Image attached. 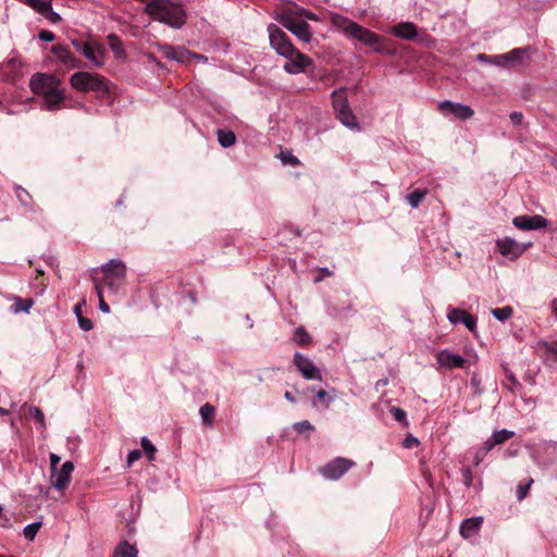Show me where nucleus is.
<instances>
[{
    "mask_svg": "<svg viewBox=\"0 0 557 557\" xmlns=\"http://www.w3.org/2000/svg\"><path fill=\"white\" fill-rule=\"evenodd\" d=\"M320 275L314 280L315 283L322 281L324 277H330L333 275V272L327 268H319Z\"/></svg>",
    "mask_w": 557,
    "mask_h": 557,
    "instance_id": "864d4df0",
    "label": "nucleus"
},
{
    "mask_svg": "<svg viewBox=\"0 0 557 557\" xmlns=\"http://www.w3.org/2000/svg\"><path fill=\"white\" fill-rule=\"evenodd\" d=\"M29 88L35 95L42 97V108L47 111L60 110L66 99L61 81L53 74L35 73L29 79Z\"/></svg>",
    "mask_w": 557,
    "mask_h": 557,
    "instance_id": "f257e3e1",
    "label": "nucleus"
},
{
    "mask_svg": "<svg viewBox=\"0 0 557 557\" xmlns=\"http://www.w3.org/2000/svg\"><path fill=\"white\" fill-rule=\"evenodd\" d=\"M331 23L334 27L343 32L347 38L357 40L364 46L372 48L375 52L381 53L385 50L382 45V36L359 25L352 20L342 14L334 13L331 15Z\"/></svg>",
    "mask_w": 557,
    "mask_h": 557,
    "instance_id": "f03ea898",
    "label": "nucleus"
},
{
    "mask_svg": "<svg viewBox=\"0 0 557 557\" xmlns=\"http://www.w3.org/2000/svg\"><path fill=\"white\" fill-rule=\"evenodd\" d=\"M145 11L153 20L169 25L172 28H181L186 23V12L183 5L174 0H151Z\"/></svg>",
    "mask_w": 557,
    "mask_h": 557,
    "instance_id": "7ed1b4c3",
    "label": "nucleus"
},
{
    "mask_svg": "<svg viewBox=\"0 0 557 557\" xmlns=\"http://www.w3.org/2000/svg\"><path fill=\"white\" fill-rule=\"evenodd\" d=\"M428 195V189H416L406 197L407 202L413 209H417Z\"/></svg>",
    "mask_w": 557,
    "mask_h": 557,
    "instance_id": "bb28decb",
    "label": "nucleus"
},
{
    "mask_svg": "<svg viewBox=\"0 0 557 557\" xmlns=\"http://www.w3.org/2000/svg\"><path fill=\"white\" fill-rule=\"evenodd\" d=\"M70 84L73 89L81 92L94 91L100 97L109 94L108 81L99 74L79 71L71 75Z\"/></svg>",
    "mask_w": 557,
    "mask_h": 557,
    "instance_id": "20e7f679",
    "label": "nucleus"
},
{
    "mask_svg": "<svg viewBox=\"0 0 557 557\" xmlns=\"http://www.w3.org/2000/svg\"><path fill=\"white\" fill-rule=\"evenodd\" d=\"M531 243L520 244L511 237H504L496 240V247L504 257L509 260L518 259L529 247Z\"/></svg>",
    "mask_w": 557,
    "mask_h": 557,
    "instance_id": "9b49d317",
    "label": "nucleus"
},
{
    "mask_svg": "<svg viewBox=\"0 0 557 557\" xmlns=\"http://www.w3.org/2000/svg\"><path fill=\"white\" fill-rule=\"evenodd\" d=\"M506 379L510 382L511 386L510 388H513V386L518 385V380L513 375V373L507 368L504 367Z\"/></svg>",
    "mask_w": 557,
    "mask_h": 557,
    "instance_id": "603ef678",
    "label": "nucleus"
},
{
    "mask_svg": "<svg viewBox=\"0 0 557 557\" xmlns=\"http://www.w3.org/2000/svg\"><path fill=\"white\" fill-rule=\"evenodd\" d=\"M94 284L98 298L103 299V290L101 283L98 280L94 278Z\"/></svg>",
    "mask_w": 557,
    "mask_h": 557,
    "instance_id": "6e6d98bb",
    "label": "nucleus"
},
{
    "mask_svg": "<svg viewBox=\"0 0 557 557\" xmlns=\"http://www.w3.org/2000/svg\"><path fill=\"white\" fill-rule=\"evenodd\" d=\"M137 548L127 542H123L115 548V557H137Z\"/></svg>",
    "mask_w": 557,
    "mask_h": 557,
    "instance_id": "a878e982",
    "label": "nucleus"
},
{
    "mask_svg": "<svg viewBox=\"0 0 557 557\" xmlns=\"http://www.w3.org/2000/svg\"><path fill=\"white\" fill-rule=\"evenodd\" d=\"M529 51V48H515L511 51L496 55L497 60H505L507 62H519L523 55Z\"/></svg>",
    "mask_w": 557,
    "mask_h": 557,
    "instance_id": "b1692460",
    "label": "nucleus"
},
{
    "mask_svg": "<svg viewBox=\"0 0 557 557\" xmlns=\"http://www.w3.org/2000/svg\"><path fill=\"white\" fill-rule=\"evenodd\" d=\"M436 361L440 364V367L453 370L457 368H465L468 360L455 352H451L447 349L441 350L436 355Z\"/></svg>",
    "mask_w": 557,
    "mask_h": 557,
    "instance_id": "dca6fc26",
    "label": "nucleus"
},
{
    "mask_svg": "<svg viewBox=\"0 0 557 557\" xmlns=\"http://www.w3.org/2000/svg\"><path fill=\"white\" fill-rule=\"evenodd\" d=\"M77 321H78V325H79V327H81L82 330H84V331H90V330L92 329V326H94V324H92L91 320H90V319H88V318L79 317V318L77 319Z\"/></svg>",
    "mask_w": 557,
    "mask_h": 557,
    "instance_id": "de8ad7c7",
    "label": "nucleus"
},
{
    "mask_svg": "<svg viewBox=\"0 0 557 557\" xmlns=\"http://www.w3.org/2000/svg\"><path fill=\"white\" fill-rule=\"evenodd\" d=\"M447 319L453 324L462 323L471 332L476 329V319L463 309H450L447 313Z\"/></svg>",
    "mask_w": 557,
    "mask_h": 557,
    "instance_id": "a211bd4d",
    "label": "nucleus"
},
{
    "mask_svg": "<svg viewBox=\"0 0 557 557\" xmlns=\"http://www.w3.org/2000/svg\"><path fill=\"white\" fill-rule=\"evenodd\" d=\"M106 278H124L126 274L125 263L120 259H111L109 262L101 267Z\"/></svg>",
    "mask_w": 557,
    "mask_h": 557,
    "instance_id": "6ab92c4d",
    "label": "nucleus"
},
{
    "mask_svg": "<svg viewBox=\"0 0 557 557\" xmlns=\"http://www.w3.org/2000/svg\"><path fill=\"white\" fill-rule=\"evenodd\" d=\"M140 444L148 459L153 460L156 454L154 445L147 437H143Z\"/></svg>",
    "mask_w": 557,
    "mask_h": 557,
    "instance_id": "c9c22d12",
    "label": "nucleus"
},
{
    "mask_svg": "<svg viewBox=\"0 0 557 557\" xmlns=\"http://www.w3.org/2000/svg\"><path fill=\"white\" fill-rule=\"evenodd\" d=\"M552 310L557 318V298L552 300Z\"/></svg>",
    "mask_w": 557,
    "mask_h": 557,
    "instance_id": "338daca9",
    "label": "nucleus"
},
{
    "mask_svg": "<svg viewBox=\"0 0 557 557\" xmlns=\"http://www.w3.org/2000/svg\"><path fill=\"white\" fill-rule=\"evenodd\" d=\"M71 44L78 53L83 54L95 66L99 67L103 64L102 49L98 44L83 39H72Z\"/></svg>",
    "mask_w": 557,
    "mask_h": 557,
    "instance_id": "6e6552de",
    "label": "nucleus"
},
{
    "mask_svg": "<svg viewBox=\"0 0 557 557\" xmlns=\"http://www.w3.org/2000/svg\"><path fill=\"white\" fill-rule=\"evenodd\" d=\"M293 363L306 380H322L321 371L307 356L295 352Z\"/></svg>",
    "mask_w": 557,
    "mask_h": 557,
    "instance_id": "f8f14e48",
    "label": "nucleus"
},
{
    "mask_svg": "<svg viewBox=\"0 0 557 557\" xmlns=\"http://www.w3.org/2000/svg\"><path fill=\"white\" fill-rule=\"evenodd\" d=\"M49 458H50L51 471L58 469V465H59L61 458L57 454H54V453H51L49 455Z\"/></svg>",
    "mask_w": 557,
    "mask_h": 557,
    "instance_id": "5fc2aeb1",
    "label": "nucleus"
},
{
    "mask_svg": "<svg viewBox=\"0 0 557 557\" xmlns=\"http://www.w3.org/2000/svg\"><path fill=\"white\" fill-rule=\"evenodd\" d=\"M392 34L401 39L411 40L417 37L418 32L412 23H400L392 27Z\"/></svg>",
    "mask_w": 557,
    "mask_h": 557,
    "instance_id": "412c9836",
    "label": "nucleus"
},
{
    "mask_svg": "<svg viewBox=\"0 0 557 557\" xmlns=\"http://www.w3.org/2000/svg\"><path fill=\"white\" fill-rule=\"evenodd\" d=\"M497 444L493 442V437H488L484 443H483V446H482V455H486L490 450H492L494 448V446H496Z\"/></svg>",
    "mask_w": 557,
    "mask_h": 557,
    "instance_id": "3c124183",
    "label": "nucleus"
},
{
    "mask_svg": "<svg viewBox=\"0 0 557 557\" xmlns=\"http://www.w3.org/2000/svg\"><path fill=\"white\" fill-rule=\"evenodd\" d=\"M202 423L205 425H212L215 414V408L211 404L207 403L200 407L199 410Z\"/></svg>",
    "mask_w": 557,
    "mask_h": 557,
    "instance_id": "cd10ccee",
    "label": "nucleus"
},
{
    "mask_svg": "<svg viewBox=\"0 0 557 557\" xmlns=\"http://www.w3.org/2000/svg\"><path fill=\"white\" fill-rule=\"evenodd\" d=\"M333 108L337 114L338 120L347 128L352 131H360V126L356 120L355 114L350 110L346 89L341 88L332 92Z\"/></svg>",
    "mask_w": 557,
    "mask_h": 557,
    "instance_id": "39448f33",
    "label": "nucleus"
},
{
    "mask_svg": "<svg viewBox=\"0 0 557 557\" xmlns=\"http://www.w3.org/2000/svg\"><path fill=\"white\" fill-rule=\"evenodd\" d=\"M99 309L104 312V313H108L110 311V307L109 305L104 301V299H99Z\"/></svg>",
    "mask_w": 557,
    "mask_h": 557,
    "instance_id": "13d9d810",
    "label": "nucleus"
},
{
    "mask_svg": "<svg viewBox=\"0 0 557 557\" xmlns=\"http://www.w3.org/2000/svg\"><path fill=\"white\" fill-rule=\"evenodd\" d=\"M74 471V463L65 461L60 469L51 471L50 484L59 492H63L70 484L72 473Z\"/></svg>",
    "mask_w": 557,
    "mask_h": 557,
    "instance_id": "ddd939ff",
    "label": "nucleus"
},
{
    "mask_svg": "<svg viewBox=\"0 0 557 557\" xmlns=\"http://www.w3.org/2000/svg\"><path fill=\"white\" fill-rule=\"evenodd\" d=\"M333 397L327 396V393L323 389H320L317 392L315 397L312 401L313 407H318L320 404H322L323 408H329L330 404L333 401Z\"/></svg>",
    "mask_w": 557,
    "mask_h": 557,
    "instance_id": "7c9ffc66",
    "label": "nucleus"
},
{
    "mask_svg": "<svg viewBox=\"0 0 557 557\" xmlns=\"http://www.w3.org/2000/svg\"><path fill=\"white\" fill-rule=\"evenodd\" d=\"M509 117L511 123L516 126L521 125L523 122V114L518 111L510 113Z\"/></svg>",
    "mask_w": 557,
    "mask_h": 557,
    "instance_id": "8fccbe9b",
    "label": "nucleus"
},
{
    "mask_svg": "<svg viewBox=\"0 0 557 557\" xmlns=\"http://www.w3.org/2000/svg\"><path fill=\"white\" fill-rule=\"evenodd\" d=\"M355 466V462L344 457H336L331 460L324 467L320 469V473L326 480H338L341 479L350 468Z\"/></svg>",
    "mask_w": 557,
    "mask_h": 557,
    "instance_id": "1a4fd4ad",
    "label": "nucleus"
},
{
    "mask_svg": "<svg viewBox=\"0 0 557 557\" xmlns=\"http://www.w3.org/2000/svg\"><path fill=\"white\" fill-rule=\"evenodd\" d=\"M141 458V451L138 449L131 450L126 457V463L129 468L135 461Z\"/></svg>",
    "mask_w": 557,
    "mask_h": 557,
    "instance_id": "c03bdc74",
    "label": "nucleus"
},
{
    "mask_svg": "<svg viewBox=\"0 0 557 557\" xmlns=\"http://www.w3.org/2000/svg\"><path fill=\"white\" fill-rule=\"evenodd\" d=\"M293 428L299 434L305 433V432H311L314 429L313 425L307 420L296 422L293 425Z\"/></svg>",
    "mask_w": 557,
    "mask_h": 557,
    "instance_id": "ea45409f",
    "label": "nucleus"
},
{
    "mask_svg": "<svg viewBox=\"0 0 557 557\" xmlns=\"http://www.w3.org/2000/svg\"><path fill=\"white\" fill-rule=\"evenodd\" d=\"M41 527V522H33L24 528L23 534L26 540L33 541Z\"/></svg>",
    "mask_w": 557,
    "mask_h": 557,
    "instance_id": "f704fd0d",
    "label": "nucleus"
},
{
    "mask_svg": "<svg viewBox=\"0 0 557 557\" xmlns=\"http://www.w3.org/2000/svg\"><path fill=\"white\" fill-rule=\"evenodd\" d=\"M51 51L57 60L69 69H79L83 64L82 61L72 53L70 48L64 45H55L52 47Z\"/></svg>",
    "mask_w": 557,
    "mask_h": 557,
    "instance_id": "f3484780",
    "label": "nucleus"
},
{
    "mask_svg": "<svg viewBox=\"0 0 557 557\" xmlns=\"http://www.w3.org/2000/svg\"><path fill=\"white\" fill-rule=\"evenodd\" d=\"M483 519L482 517H473L465 519L460 525V534L465 539H469L476 534L481 529Z\"/></svg>",
    "mask_w": 557,
    "mask_h": 557,
    "instance_id": "aec40b11",
    "label": "nucleus"
},
{
    "mask_svg": "<svg viewBox=\"0 0 557 557\" xmlns=\"http://www.w3.org/2000/svg\"><path fill=\"white\" fill-rule=\"evenodd\" d=\"M470 384L473 387L475 394H481L482 393L481 377H480V375L478 373H473L472 374L471 380H470Z\"/></svg>",
    "mask_w": 557,
    "mask_h": 557,
    "instance_id": "a18cd8bd",
    "label": "nucleus"
},
{
    "mask_svg": "<svg viewBox=\"0 0 557 557\" xmlns=\"http://www.w3.org/2000/svg\"><path fill=\"white\" fill-rule=\"evenodd\" d=\"M52 0H20V2L26 4L40 15L45 13L48 9H51Z\"/></svg>",
    "mask_w": 557,
    "mask_h": 557,
    "instance_id": "393cba45",
    "label": "nucleus"
},
{
    "mask_svg": "<svg viewBox=\"0 0 557 557\" xmlns=\"http://www.w3.org/2000/svg\"><path fill=\"white\" fill-rule=\"evenodd\" d=\"M513 435H515V433L512 431L503 429L500 431H495L492 434V437H493V442L498 445V444L505 443L506 441L511 438Z\"/></svg>",
    "mask_w": 557,
    "mask_h": 557,
    "instance_id": "473e14b6",
    "label": "nucleus"
},
{
    "mask_svg": "<svg viewBox=\"0 0 557 557\" xmlns=\"http://www.w3.org/2000/svg\"><path fill=\"white\" fill-rule=\"evenodd\" d=\"M191 52L186 50L185 48H177L175 49L173 61H177L180 63H184L187 61V59L190 57Z\"/></svg>",
    "mask_w": 557,
    "mask_h": 557,
    "instance_id": "a19ab883",
    "label": "nucleus"
},
{
    "mask_svg": "<svg viewBox=\"0 0 557 557\" xmlns=\"http://www.w3.org/2000/svg\"><path fill=\"white\" fill-rule=\"evenodd\" d=\"M478 60L482 61V62L491 63L492 55H488V54H485V53H480V54H478Z\"/></svg>",
    "mask_w": 557,
    "mask_h": 557,
    "instance_id": "bf43d9fd",
    "label": "nucleus"
},
{
    "mask_svg": "<svg viewBox=\"0 0 557 557\" xmlns=\"http://www.w3.org/2000/svg\"><path fill=\"white\" fill-rule=\"evenodd\" d=\"M42 16L53 24L59 23L61 21L60 14L54 12L52 8L45 11Z\"/></svg>",
    "mask_w": 557,
    "mask_h": 557,
    "instance_id": "37998d69",
    "label": "nucleus"
},
{
    "mask_svg": "<svg viewBox=\"0 0 557 557\" xmlns=\"http://www.w3.org/2000/svg\"><path fill=\"white\" fill-rule=\"evenodd\" d=\"M294 342L298 345L305 346L308 345L311 342V336L309 333L305 330V327L299 326L295 330Z\"/></svg>",
    "mask_w": 557,
    "mask_h": 557,
    "instance_id": "c756f323",
    "label": "nucleus"
},
{
    "mask_svg": "<svg viewBox=\"0 0 557 557\" xmlns=\"http://www.w3.org/2000/svg\"><path fill=\"white\" fill-rule=\"evenodd\" d=\"M29 414L41 428L46 426L45 416L40 408L35 406L29 407Z\"/></svg>",
    "mask_w": 557,
    "mask_h": 557,
    "instance_id": "e433bc0d",
    "label": "nucleus"
},
{
    "mask_svg": "<svg viewBox=\"0 0 557 557\" xmlns=\"http://www.w3.org/2000/svg\"><path fill=\"white\" fill-rule=\"evenodd\" d=\"M438 109L443 114H450L461 121L470 120L474 115V111L470 106L449 100L440 102Z\"/></svg>",
    "mask_w": 557,
    "mask_h": 557,
    "instance_id": "4468645a",
    "label": "nucleus"
},
{
    "mask_svg": "<svg viewBox=\"0 0 557 557\" xmlns=\"http://www.w3.org/2000/svg\"><path fill=\"white\" fill-rule=\"evenodd\" d=\"M218 140L222 147L228 148L235 144L236 136H235L234 132H232L230 129H219L218 131Z\"/></svg>",
    "mask_w": 557,
    "mask_h": 557,
    "instance_id": "c85d7f7f",
    "label": "nucleus"
},
{
    "mask_svg": "<svg viewBox=\"0 0 557 557\" xmlns=\"http://www.w3.org/2000/svg\"><path fill=\"white\" fill-rule=\"evenodd\" d=\"M284 397H285V399H286V400H288L289 403H293V404H294V403H296L295 397H294V396H293V394H292L290 392H288V391H287V392H285Z\"/></svg>",
    "mask_w": 557,
    "mask_h": 557,
    "instance_id": "680f3d73",
    "label": "nucleus"
},
{
    "mask_svg": "<svg viewBox=\"0 0 557 557\" xmlns=\"http://www.w3.org/2000/svg\"><path fill=\"white\" fill-rule=\"evenodd\" d=\"M533 479H530L525 484H518L517 486V499L519 502L523 500L528 493H529V490L531 487V485L533 484Z\"/></svg>",
    "mask_w": 557,
    "mask_h": 557,
    "instance_id": "58836bf2",
    "label": "nucleus"
},
{
    "mask_svg": "<svg viewBox=\"0 0 557 557\" xmlns=\"http://www.w3.org/2000/svg\"><path fill=\"white\" fill-rule=\"evenodd\" d=\"M268 34L270 46L281 57H289L294 52V45L292 44L288 35L283 32L277 25L270 24L268 26Z\"/></svg>",
    "mask_w": 557,
    "mask_h": 557,
    "instance_id": "0eeeda50",
    "label": "nucleus"
},
{
    "mask_svg": "<svg viewBox=\"0 0 557 557\" xmlns=\"http://www.w3.org/2000/svg\"><path fill=\"white\" fill-rule=\"evenodd\" d=\"M16 198L18 199L20 203L28 211H35V203L33 200L32 195L23 188L22 186H15L14 188Z\"/></svg>",
    "mask_w": 557,
    "mask_h": 557,
    "instance_id": "4be33fe9",
    "label": "nucleus"
},
{
    "mask_svg": "<svg viewBox=\"0 0 557 557\" xmlns=\"http://www.w3.org/2000/svg\"><path fill=\"white\" fill-rule=\"evenodd\" d=\"M190 57L196 59V60H198V61H206L207 60V58L205 55L198 54V53H194V52H191Z\"/></svg>",
    "mask_w": 557,
    "mask_h": 557,
    "instance_id": "0e129e2a",
    "label": "nucleus"
},
{
    "mask_svg": "<svg viewBox=\"0 0 557 557\" xmlns=\"http://www.w3.org/2000/svg\"><path fill=\"white\" fill-rule=\"evenodd\" d=\"M412 443L418 444L417 438L416 437H408V438H406L404 441V446L407 447V448H410Z\"/></svg>",
    "mask_w": 557,
    "mask_h": 557,
    "instance_id": "052dcab7",
    "label": "nucleus"
},
{
    "mask_svg": "<svg viewBox=\"0 0 557 557\" xmlns=\"http://www.w3.org/2000/svg\"><path fill=\"white\" fill-rule=\"evenodd\" d=\"M281 160L285 164H292V165H298L299 160L290 152V151H283L280 153Z\"/></svg>",
    "mask_w": 557,
    "mask_h": 557,
    "instance_id": "79ce46f5",
    "label": "nucleus"
},
{
    "mask_svg": "<svg viewBox=\"0 0 557 557\" xmlns=\"http://www.w3.org/2000/svg\"><path fill=\"white\" fill-rule=\"evenodd\" d=\"M491 63L495 64V65H504L506 63V61L505 60H497L496 55H492Z\"/></svg>",
    "mask_w": 557,
    "mask_h": 557,
    "instance_id": "e2e57ef3",
    "label": "nucleus"
},
{
    "mask_svg": "<svg viewBox=\"0 0 557 557\" xmlns=\"http://www.w3.org/2000/svg\"><path fill=\"white\" fill-rule=\"evenodd\" d=\"M512 313H513V310L510 306H505V307L496 308V309L492 310L493 317L502 322L508 320L512 315Z\"/></svg>",
    "mask_w": 557,
    "mask_h": 557,
    "instance_id": "2f4dec72",
    "label": "nucleus"
},
{
    "mask_svg": "<svg viewBox=\"0 0 557 557\" xmlns=\"http://www.w3.org/2000/svg\"><path fill=\"white\" fill-rule=\"evenodd\" d=\"M38 37H39V39H40V40H42V41L50 42V41H53V40H54L55 35H54L52 32H50V30H46V29H44V30H41V32L38 34Z\"/></svg>",
    "mask_w": 557,
    "mask_h": 557,
    "instance_id": "09e8293b",
    "label": "nucleus"
},
{
    "mask_svg": "<svg viewBox=\"0 0 557 557\" xmlns=\"http://www.w3.org/2000/svg\"><path fill=\"white\" fill-rule=\"evenodd\" d=\"M74 313L76 314L77 319H78L79 317H83V315H82V306H81V305H76V306L74 307Z\"/></svg>",
    "mask_w": 557,
    "mask_h": 557,
    "instance_id": "69168bd1",
    "label": "nucleus"
},
{
    "mask_svg": "<svg viewBox=\"0 0 557 557\" xmlns=\"http://www.w3.org/2000/svg\"><path fill=\"white\" fill-rule=\"evenodd\" d=\"M284 58L287 59V62L284 64L283 69L286 73L292 75L304 73L313 64L311 58L297 49H294V52L290 53L289 57Z\"/></svg>",
    "mask_w": 557,
    "mask_h": 557,
    "instance_id": "9d476101",
    "label": "nucleus"
},
{
    "mask_svg": "<svg viewBox=\"0 0 557 557\" xmlns=\"http://www.w3.org/2000/svg\"><path fill=\"white\" fill-rule=\"evenodd\" d=\"M157 49L159 50V52H161V54L169 59V60H172L173 58H175L174 55V52H175V49L173 46L171 45H166V44H157Z\"/></svg>",
    "mask_w": 557,
    "mask_h": 557,
    "instance_id": "4c0bfd02",
    "label": "nucleus"
},
{
    "mask_svg": "<svg viewBox=\"0 0 557 557\" xmlns=\"http://www.w3.org/2000/svg\"><path fill=\"white\" fill-rule=\"evenodd\" d=\"M512 223L523 231L540 230L548 225L547 219L542 215H518L513 218Z\"/></svg>",
    "mask_w": 557,
    "mask_h": 557,
    "instance_id": "2eb2a0df",
    "label": "nucleus"
},
{
    "mask_svg": "<svg viewBox=\"0 0 557 557\" xmlns=\"http://www.w3.org/2000/svg\"><path fill=\"white\" fill-rule=\"evenodd\" d=\"M484 455H482V449L478 450L476 454H475V460H476V465L480 463V461L482 460Z\"/></svg>",
    "mask_w": 557,
    "mask_h": 557,
    "instance_id": "774afa93",
    "label": "nucleus"
},
{
    "mask_svg": "<svg viewBox=\"0 0 557 557\" xmlns=\"http://www.w3.org/2000/svg\"><path fill=\"white\" fill-rule=\"evenodd\" d=\"M548 352L553 355V357L557 360V342L552 343L547 346Z\"/></svg>",
    "mask_w": 557,
    "mask_h": 557,
    "instance_id": "4d7b16f0",
    "label": "nucleus"
},
{
    "mask_svg": "<svg viewBox=\"0 0 557 557\" xmlns=\"http://www.w3.org/2000/svg\"><path fill=\"white\" fill-rule=\"evenodd\" d=\"M391 413L393 414L395 420L398 422H404L406 420V416H407L406 411L399 407H392Z\"/></svg>",
    "mask_w": 557,
    "mask_h": 557,
    "instance_id": "49530a36",
    "label": "nucleus"
},
{
    "mask_svg": "<svg viewBox=\"0 0 557 557\" xmlns=\"http://www.w3.org/2000/svg\"><path fill=\"white\" fill-rule=\"evenodd\" d=\"M108 41L110 44L112 51L114 52V54L116 57H121L124 53L123 49H122L121 40L115 34H110L108 36Z\"/></svg>",
    "mask_w": 557,
    "mask_h": 557,
    "instance_id": "72a5a7b5",
    "label": "nucleus"
},
{
    "mask_svg": "<svg viewBox=\"0 0 557 557\" xmlns=\"http://www.w3.org/2000/svg\"><path fill=\"white\" fill-rule=\"evenodd\" d=\"M276 20L283 27L288 29L299 40L306 44L311 41L312 33L310 30V25L306 21L289 14L278 15Z\"/></svg>",
    "mask_w": 557,
    "mask_h": 557,
    "instance_id": "423d86ee",
    "label": "nucleus"
},
{
    "mask_svg": "<svg viewBox=\"0 0 557 557\" xmlns=\"http://www.w3.org/2000/svg\"><path fill=\"white\" fill-rule=\"evenodd\" d=\"M12 299L14 300V305L11 307V310L14 314L21 312L27 313L34 306V300L32 298H21L18 296H14Z\"/></svg>",
    "mask_w": 557,
    "mask_h": 557,
    "instance_id": "5701e85b",
    "label": "nucleus"
}]
</instances>
